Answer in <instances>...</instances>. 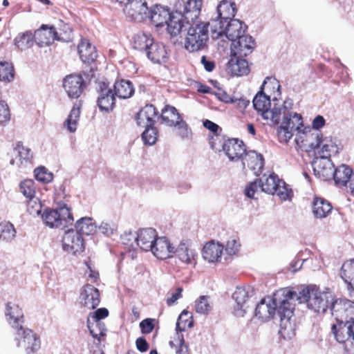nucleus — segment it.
Wrapping results in <instances>:
<instances>
[{"mask_svg": "<svg viewBox=\"0 0 354 354\" xmlns=\"http://www.w3.org/2000/svg\"><path fill=\"white\" fill-rule=\"evenodd\" d=\"M297 297V292L288 288H283L274 294L272 298L262 299L255 308V316L263 322L273 318L276 312L280 318V330L282 335H289L294 325L290 322L293 315L291 300Z\"/></svg>", "mask_w": 354, "mask_h": 354, "instance_id": "obj_1", "label": "nucleus"}, {"mask_svg": "<svg viewBox=\"0 0 354 354\" xmlns=\"http://www.w3.org/2000/svg\"><path fill=\"white\" fill-rule=\"evenodd\" d=\"M189 24L185 47L190 52L201 50L207 46L209 39L208 26L209 23L198 21L191 22Z\"/></svg>", "mask_w": 354, "mask_h": 354, "instance_id": "obj_2", "label": "nucleus"}, {"mask_svg": "<svg viewBox=\"0 0 354 354\" xmlns=\"http://www.w3.org/2000/svg\"><path fill=\"white\" fill-rule=\"evenodd\" d=\"M42 219L46 225L51 228L68 227L73 222L71 209L64 203H59L55 209H46L42 214Z\"/></svg>", "mask_w": 354, "mask_h": 354, "instance_id": "obj_3", "label": "nucleus"}, {"mask_svg": "<svg viewBox=\"0 0 354 354\" xmlns=\"http://www.w3.org/2000/svg\"><path fill=\"white\" fill-rule=\"evenodd\" d=\"M303 292L309 309L317 313H324L326 311L331 297L329 292L321 291L315 286L307 287Z\"/></svg>", "mask_w": 354, "mask_h": 354, "instance_id": "obj_4", "label": "nucleus"}, {"mask_svg": "<svg viewBox=\"0 0 354 354\" xmlns=\"http://www.w3.org/2000/svg\"><path fill=\"white\" fill-rule=\"evenodd\" d=\"M254 108L261 113L262 118L270 125L277 124L280 122V111L276 109H270V97L259 91L254 96L253 101Z\"/></svg>", "mask_w": 354, "mask_h": 354, "instance_id": "obj_5", "label": "nucleus"}, {"mask_svg": "<svg viewBox=\"0 0 354 354\" xmlns=\"http://www.w3.org/2000/svg\"><path fill=\"white\" fill-rule=\"evenodd\" d=\"M14 335L17 346L23 347L27 354L35 353L40 348V337L32 329L24 326L15 331Z\"/></svg>", "mask_w": 354, "mask_h": 354, "instance_id": "obj_6", "label": "nucleus"}, {"mask_svg": "<svg viewBox=\"0 0 354 354\" xmlns=\"http://www.w3.org/2000/svg\"><path fill=\"white\" fill-rule=\"evenodd\" d=\"M322 133L305 127L297 132L295 142L298 148L305 151L318 149L321 147Z\"/></svg>", "mask_w": 354, "mask_h": 354, "instance_id": "obj_7", "label": "nucleus"}, {"mask_svg": "<svg viewBox=\"0 0 354 354\" xmlns=\"http://www.w3.org/2000/svg\"><path fill=\"white\" fill-rule=\"evenodd\" d=\"M97 104L101 111L109 113L115 106V95L109 83L99 82L96 86Z\"/></svg>", "mask_w": 354, "mask_h": 354, "instance_id": "obj_8", "label": "nucleus"}, {"mask_svg": "<svg viewBox=\"0 0 354 354\" xmlns=\"http://www.w3.org/2000/svg\"><path fill=\"white\" fill-rule=\"evenodd\" d=\"M332 178L336 186L348 188L354 196V171L351 167L345 164L338 166L334 169Z\"/></svg>", "mask_w": 354, "mask_h": 354, "instance_id": "obj_9", "label": "nucleus"}, {"mask_svg": "<svg viewBox=\"0 0 354 354\" xmlns=\"http://www.w3.org/2000/svg\"><path fill=\"white\" fill-rule=\"evenodd\" d=\"M63 87L70 98L77 99L86 88V83L81 74H70L64 77Z\"/></svg>", "mask_w": 354, "mask_h": 354, "instance_id": "obj_10", "label": "nucleus"}, {"mask_svg": "<svg viewBox=\"0 0 354 354\" xmlns=\"http://www.w3.org/2000/svg\"><path fill=\"white\" fill-rule=\"evenodd\" d=\"M330 310L335 322H347L354 317L351 301L347 299H335L331 304Z\"/></svg>", "mask_w": 354, "mask_h": 354, "instance_id": "obj_11", "label": "nucleus"}, {"mask_svg": "<svg viewBox=\"0 0 354 354\" xmlns=\"http://www.w3.org/2000/svg\"><path fill=\"white\" fill-rule=\"evenodd\" d=\"M62 247L64 250L73 254L82 252L84 250V241L83 236L73 230L66 231L62 237Z\"/></svg>", "mask_w": 354, "mask_h": 354, "instance_id": "obj_12", "label": "nucleus"}, {"mask_svg": "<svg viewBox=\"0 0 354 354\" xmlns=\"http://www.w3.org/2000/svg\"><path fill=\"white\" fill-rule=\"evenodd\" d=\"M124 6V14L132 21H142L149 10L147 3L145 0H131Z\"/></svg>", "mask_w": 354, "mask_h": 354, "instance_id": "obj_13", "label": "nucleus"}, {"mask_svg": "<svg viewBox=\"0 0 354 354\" xmlns=\"http://www.w3.org/2000/svg\"><path fill=\"white\" fill-rule=\"evenodd\" d=\"M5 316L8 324L15 330L24 327L25 317L21 308L11 301L6 304Z\"/></svg>", "mask_w": 354, "mask_h": 354, "instance_id": "obj_14", "label": "nucleus"}, {"mask_svg": "<svg viewBox=\"0 0 354 354\" xmlns=\"http://www.w3.org/2000/svg\"><path fill=\"white\" fill-rule=\"evenodd\" d=\"M254 46L255 41L252 37L245 34L244 35L232 42V55L245 57L252 53Z\"/></svg>", "mask_w": 354, "mask_h": 354, "instance_id": "obj_15", "label": "nucleus"}, {"mask_svg": "<svg viewBox=\"0 0 354 354\" xmlns=\"http://www.w3.org/2000/svg\"><path fill=\"white\" fill-rule=\"evenodd\" d=\"M160 118L162 122L169 127H177L179 129L183 130L187 129V124L173 106L166 105L162 110Z\"/></svg>", "mask_w": 354, "mask_h": 354, "instance_id": "obj_16", "label": "nucleus"}, {"mask_svg": "<svg viewBox=\"0 0 354 354\" xmlns=\"http://www.w3.org/2000/svg\"><path fill=\"white\" fill-rule=\"evenodd\" d=\"M20 191L23 195L28 199V207L30 213L39 214L41 212V205L35 201H33L36 194L35 184L33 180L26 179L23 180L19 185Z\"/></svg>", "mask_w": 354, "mask_h": 354, "instance_id": "obj_17", "label": "nucleus"}, {"mask_svg": "<svg viewBox=\"0 0 354 354\" xmlns=\"http://www.w3.org/2000/svg\"><path fill=\"white\" fill-rule=\"evenodd\" d=\"M150 250L155 257L162 260L171 257L176 252L174 245L165 236H158Z\"/></svg>", "mask_w": 354, "mask_h": 354, "instance_id": "obj_18", "label": "nucleus"}, {"mask_svg": "<svg viewBox=\"0 0 354 354\" xmlns=\"http://www.w3.org/2000/svg\"><path fill=\"white\" fill-rule=\"evenodd\" d=\"M222 148L226 156L231 160H238L245 153V145L242 140L231 138L225 140Z\"/></svg>", "mask_w": 354, "mask_h": 354, "instance_id": "obj_19", "label": "nucleus"}, {"mask_svg": "<svg viewBox=\"0 0 354 354\" xmlns=\"http://www.w3.org/2000/svg\"><path fill=\"white\" fill-rule=\"evenodd\" d=\"M35 41L41 47L50 46L56 40L57 31L53 26L42 24L34 32Z\"/></svg>", "mask_w": 354, "mask_h": 354, "instance_id": "obj_20", "label": "nucleus"}, {"mask_svg": "<svg viewBox=\"0 0 354 354\" xmlns=\"http://www.w3.org/2000/svg\"><path fill=\"white\" fill-rule=\"evenodd\" d=\"M32 158L31 149L24 146L22 142L19 141L17 142L11 153L10 163L12 165H16L18 167H21L31 162Z\"/></svg>", "mask_w": 354, "mask_h": 354, "instance_id": "obj_21", "label": "nucleus"}, {"mask_svg": "<svg viewBox=\"0 0 354 354\" xmlns=\"http://www.w3.org/2000/svg\"><path fill=\"white\" fill-rule=\"evenodd\" d=\"M82 304L88 309H95L100 302L99 290L93 285L86 284L81 292Z\"/></svg>", "mask_w": 354, "mask_h": 354, "instance_id": "obj_22", "label": "nucleus"}, {"mask_svg": "<svg viewBox=\"0 0 354 354\" xmlns=\"http://www.w3.org/2000/svg\"><path fill=\"white\" fill-rule=\"evenodd\" d=\"M158 117L156 108L152 104H147L136 115L137 124L140 127L153 126Z\"/></svg>", "mask_w": 354, "mask_h": 354, "instance_id": "obj_23", "label": "nucleus"}, {"mask_svg": "<svg viewBox=\"0 0 354 354\" xmlns=\"http://www.w3.org/2000/svg\"><path fill=\"white\" fill-rule=\"evenodd\" d=\"M241 159L243 167L254 171V174L258 175L261 172L264 165V158L261 153L254 151H245Z\"/></svg>", "mask_w": 354, "mask_h": 354, "instance_id": "obj_24", "label": "nucleus"}, {"mask_svg": "<svg viewBox=\"0 0 354 354\" xmlns=\"http://www.w3.org/2000/svg\"><path fill=\"white\" fill-rule=\"evenodd\" d=\"M203 0H187L183 5V10L180 14L189 24L193 21H198L201 15Z\"/></svg>", "mask_w": 354, "mask_h": 354, "instance_id": "obj_25", "label": "nucleus"}, {"mask_svg": "<svg viewBox=\"0 0 354 354\" xmlns=\"http://www.w3.org/2000/svg\"><path fill=\"white\" fill-rule=\"evenodd\" d=\"M313 170L319 178L328 180L332 178L334 166L328 158L321 157L314 161Z\"/></svg>", "mask_w": 354, "mask_h": 354, "instance_id": "obj_26", "label": "nucleus"}, {"mask_svg": "<svg viewBox=\"0 0 354 354\" xmlns=\"http://www.w3.org/2000/svg\"><path fill=\"white\" fill-rule=\"evenodd\" d=\"M138 236V246L142 250L149 251L158 237L157 232L153 228H144L139 230Z\"/></svg>", "mask_w": 354, "mask_h": 354, "instance_id": "obj_27", "label": "nucleus"}, {"mask_svg": "<svg viewBox=\"0 0 354 354\" xmlns=\"http://www.w3.org/2000/svg\"><path fill=\"white\" fill-rule=\"evenodd\" d=\"M172 12L167 7L156 5L150 10V19L156 27H162L165 25L171 17Z\"/></svg>", "mask_w": 354, "mask_h": 354, "instance_id": "obj_28", "label": "nucleus"}, {"mask_svg": "<svg viewBox=\"0 0 354 354\" xmlns=\"http://www.w3.org/2000/svg\"><path fill=\"white\" fill-rule=\"evenodd\" d=\"M248 27L239 19H232L227 22L225 26V36L232 42L245 35Z\"/></svg>", "mask_w": 354, "mask_h": 354, "instance_id": "obj_29", "label": "nucleus"}, {"mask_svg": "<svg viewBox=\"0 0 354 354\" xmlns=\"http://www.w3.org/2000/svg\"><path fill=\"white\" fill-rule=\"evenodd\" d=\"M349 321H338L333 323L331 325V332L334 335L335 339L339 343L344 344L346 342H350L351 329Z\"/></svg>", "mask_w": 354, "mask_h": 354, "instance_id": "obj_30", "label": "nucleus"}, {"mask_svg": "<svg viewBox=\"0 0 354 354\" xmlns=\"http://www.w3.org/2000/svg\"><path fill=\"white\" fill-rule=\"evenodd\" d=\"M227 69L236 76L247 75L250 71L248 62L244 57L233 55L227 63Z\"/></svg>", "mask_w": 354, "mask_h": 354, "instance_id": "obj_31", "label": "nucleus"}, {"mask_svg": "<svg viewBox=\"0 0 354 354\" xmlns=\"http://www.w3.org/2000/svg\"><path fill=\"white\" fill-rule=\"evenodd\" d=\"M77 49L80 59L84 63L93 62L97 57L95 47L93 46L88 39H81L80 43L78 44Z\"/></svg>", "mask_w": 354, "mask_h": 354, "instance_id": "obj_32", "label": "nucleus"}, {"mask_svg": "<svg viewBox=\"0 0 354 354\" xmlns=\"http://www.w3.org/2000/svg\"><path fill=\"white\" fill-rule=\"evenodd\" d=\"M223 247L214 241L207 243L203 248V257L209 262H217L221 258Z\"/></svg>", "mask_w": 354, "mask_h": 354, "instance_id": "obj_33", "label": "nucleus"}, {"mask_svg": "<svg viewBox=\"0 0 354 354\" xmlns=\"http://www.w3.org/2000/svg\"><path fill=\"white\" fill-rule=\"evenodd\" d=\"M261 191L268 194H275L277 191L279 183H283V180H280L277 175L272 173L267 176L263 174L261 178L259 180Z\"/></svg>", "mask_w": 354, "mask_h": 354, "instance_id": "obj_34", "label": "nucleus"}, {"mask_svg": "<svg viewBox=\"0 0 354 354\" xmlns=\"http://www.w3.org/2000/svg\"><path fill=\"white\" fill-rule=\"evenodd\" d=\"M147 57L154 63H160L167 57L165 46L158 42H154L146 50Z\"/></svg>", "mask_w": 354, "mask_h": 354, "instance_id": "obj_35", "label": "nucleus"}, {"mask_svg": "<svg viewBox=\"0 0 354 354\" xmlns=\"http://www.w3.org/2000/svg\"><path fill=\"white\" fill-rule=\"evenodd\" d=\"M82 106V103L81 100L76 102L71 110L66 120L64 122V127L71 133L75 132L77 129Z\"/></svg>", "mask_w": 354, "mask_h": 354, "instance_id": "obj_36", "label": "nucleus"}, {"mask_svg": "<svg viewBox=\"0 0 354 354\" xmlns=\"http://www.w3.org/2000/svg\"><path fill=\"white\" fill-rule=\"evenodd\" d=\"M333 207L329 201L324 198L315 197L313 203V212L315 217H326L332 211Z\"/></svg>", "mask_w": 354, "mask_h": 354, "instance_id": "obj_37", "label": "nucleus"}, {"mask_svg": "<svg viewBox=\"0 0 354 354\" xmlns=\"http://www.w3.org/2000/svg\"><path fill=\"white\" fill-rule=\"evenodd\" d=\"M217 12L218 17L227 23V21L234 19L236 15V4L228 0H222L217 6Z\"/></svg>", "mask_w": 354, "mask_h": 354, "instance_id": "obj_38", "label": "nucleus"}, {"mask_svg": "<svg viewBox=\"0 0 354 354\" xmlns=\"http://www.w3.org/2000/svg\"><path fill=\"white\" fill-rule=\"evenodd\" d=\"M280 87L279 82L276 78L268 77L263 81L260 91L270 98L277 100L281 95Z\"/></svg>", "mask_w": 354, "mask_h": 354, "instance_id": "obj_39", "label": "nucleus"}, {"mask_svg": "<svg viewBox=\"0 0 354 354\" xmlns=\"http://www.w3.org/2000/svg\"><path fill=\"white\" fill-rule=\"evenodd\" d=\"M113 91L115 96L127 99L131 97L134 93V87L129 80H121L115 82Z\"/></svg>", "mask_w": 354, "mask_h": 354, "instance_id": "obj_40", "label": "nucleus"}, {"mask_svg": "<svg viewBox=\"0 0 354 354\" xmlns=\"http://www.w3.org/2000/svg\"><path fill=\"white\" fill-rule=\"evenodd\" d=\"M153 38L151 34L138 32L132 39V46L140 51H145L152 44Z\"/></svg>", "mask_w": 354, "mask_h": 354, "instance_id": "obj_41", "label": "nucleus"}, {"mask_svg": "<svg viewBox=\"0 0 354 354\" xmlns=\"http://www.w3.org/2000/svg\"><path fill=\"white\" fill-rule=\"evenodd\" d=\"M318 149L322 158H328L332 156L337 155L340 148L332 140L322 137L321 147Z\"/></svg>", "mask_w": 354, "mask_h": 354, "instance_id": "obj_42", "label": "nucleus"}, {"mask_svg": "<svg viewBox=\"0 0 354 354\" xmlns=\"http://www.w3.org/2000/svg\"><path fill=\"white\" fill-rule=\"evenodd\" d=\"M282 123L291 129L293 131H301L304 127V121L301 114L292 113L283 116Z\"/></svg>", "mask_w": 354, "mask_h": 354, "instance_id": "obj_43", "label": "nucleus"}, {"mask_svg": "<svg viewBox=\"0 0 354 354\" xmlns=\"http://www.w3.org/2000/svg\"><path fill=\"white\" fill-rule=\"evenodd\" d=\"M15 44L20 50H25L30 48L35 41L34 34L31 30L21 32L15 38Z\"/></svg>", "mask_w": 354, "mask_h": 354, "instance_id": "obj_44", "label": "nucleus"}, {"mask_svg": "<svg viewBox=\"0 0 354 354\" xmlns=\"http://www.w3.org/2000/svg\"><path fill=\"white\" fill-rule=\"evenodd\" d=\"M183 17H184L180 13L178 15L172 13L168 22L165 24L167 26V32L171 37H176L180 34L183 28Z\"/></svg>", "mask_w": 354, "mask_h": 354, "instance_id": "obj_45", "label": "nucleus"}, {"mask_svg": "<svg viewBox=\"0 0 354 354\" xmlns=\"http://www.w3.org/2000/svg\"><path fill=\"white\" fill-rule=\"evenodd\" d=\"M194 326V319L192 313L187 310H183L179 315L176 323V333L185 331Z\"/></svg>", "mask_w": 354, "mask_h": 354, "instance_id": "obj_46", "label": "nucleus"}, {"mask_svg": "<svg viewBox=\"0 0 354 354\" xmlns=\"http://www.w3.org/2000/svg\"><path fill=\"white\" fill-rule=\"evenodd\" d=\"M75 228V232L83 236V235L92 234L95 230V225L93 223L91 218H82L76 222Z\"/></svg>", "mask_w": 354, "mask_h": 354, "instance_id": "obj_47", "label": "nucleus"}, {"mask_svg": "<svg viewBox=\"0 0 354 354\" xmlns=\"http://www.w3.org/2000/svg\"><path fill=\"white\" fill-rule=\"evenodd\" d=\"M169 344L171 348L176 350V354H189V346L185 343L182 334L176 333Z\"/></svg>", "mask_w": 354, "mask_h": 354, "instance_id": "obj_48", "label": "nucleus"}, {"mask_svg": "<svg viewBox=\"0 0 354 354\" xmlns=\"http://www.w3.org/2000/svg\"><path fill=\"white\" fill-rule=\"evenodd\" d=\"M87 326L93 337L97 339L99 342H101L102 337L106 336V329L105 328V326L102 322L95 321L91 322L89 319H88Z\"/></svg>", "mask_w": 354, "mask_h": 354, "instance_id": "obj_49", "label": "nucleus"}, {"mask_svg": "<svg viewBox=\"0 0 354 354\" xmlns=\"http://www.w3.org/2000/svg\"><path fill=\"white\" fill-rule=\"evenodd\" d=\"M233 298L240 309L248 308L247 304L250 298L249 290L245 287H239L233 293Z\"/></svg>", "mask_w": 354, "mask_h": 354, "instance_id": "obj_50", "label": "nucleus"}, {"mask_svg": "<svg viewBox=\"0 0 354 354\" xmlns=\"http://www.w3.org/2000/svg\"><path fill=\"white\" fill-rule=\"evenodd\" d=\"M341 277L346 284L354 283V259L343 263L341 268Z\"/></svg>", "mask_w": 354, "mask_h": 354, "instance_id": "obj_51", "label": "nucleus"}, {"mask_svg": "<svg viewBox=\"0 0 354 354\" xmlns=\"http://www.w3.org/2000/svg\"><path fill=\"white\" fill-rule=\"evenodd\" d=\"M15 235L16 230L11 223L6 221L0 223V240L10 241L15 238Z\"/></svg>", "mask_w": 354, "mask_h": 354, "instance_id": "obj_52", "label": "nucleus"}, {"mask_svg": "<svg viewBox=\"0 0 354 354\" xmlns=\"http://www.w3.org/2000/svg\"><path fill=\"white\" fill-rule=\"evenodd\" d=\"M15 77L12 64L8 62H0V81L11 82Z\"/></svg>", "mask_w": 354, "mask_h": 354, "instance_id": "obj_53", "label": "nucleus"}, {"mask_svg": "<svg viewBox=\"0 0 354 354\" xmlns=\"http://www.w3.org/2000/svg\"><path fill=\"white\" fill-rule=\"evenodd\" d=\"M145 130L142 133V138L145 144L151 145L156 143L158 140V131L153 126L145 127Z\"/></svg>", "mask_w": 354, "mask_h": 354, "instance_id": "obj_54", "label": "nucleus"}, {"mask_svg": "<svg viewBox=\"0 0 354 354\" xmlns=\"http://www.w3.org/2000/svg\"><path fill=\"white\" fill-rule=\"evenodd\" d=\"M226 25L227 23H225L224 20L219 17L217 19L213 20L211 24L212 37L218 39L223 35H225Z\"/></svg>", "mask_w": 354, "mask_h": 354, "instance_id": "obj_55", "label": "nucleus"}, {"mask_svg": "<svg viewBox=\"0 0 354 354\" xmlns=\"http://www.w3.org/2000/svg\"><path fill=\"white\" fill-rule=\"evenodd\" d=\"M212 306L206 296H201L195 301V310L198 313L207 315L212 310Z\"/></svg>", "mask_w": 354, "mask_h": 354, "instance_id": "obj_56", "label": "nucleus"}, {"mask_svg": "<svg viewBox=\"0 0 354 354\" xmlns=\"http://www.w3.org/2000/svg\"><path fill=\"white\" fill-rule=\"evenodd\" d=\"M122 243L125 246L126 249L129 251L135 250L138 246V236L137 234L132 232L125 233L121 237Z\"/></svg>", "mask_w": 354, "mask_h": 354, "instance_id": "obj_57", "label": "nucleus"}, {"mask_svg": "<svg viewBox=\"0 0 354 354\" xmlns=\"http://www.w3.org/2000/svg\"><path fill=\"white\" fill-rule=\"evenodd\" d=\"M294 132L291 129L285 126L284 124H281L277 129V136L280 142H288L292 137Z\"/></svg>", "mask_w": 354, "mask_h": 354, "instance_id": "obj_58", "label": "nucleus"}, {"mask_svg": "<svg viewBox=\"0 0 354 354\" xmlns=\"http://www.w3.org/2000/svg\"><path fill=\"white\" fill-rule=\"evenodd\" d=\"M34 175L35 178L40 182L47 183L52 180L53 175L48 172L44 167H39L35 169Z\"/></svg>", "mask_w": 354, "mask_h": 354, "instance_id": "obj_59", "label": "nucleus"}, {"mask_svg": "<svg viewBox=\"0 0 354 354\" xmlns=\"http://www.w3.org/2000/svg\"><path fill=\"white\" fill-rule=\"evenodd\" d=\"M178 257L180 261L187 264H195L196 263L194 252L187 248H180L178 252Z\"/></svg>", "mask_w": 354, "mask_h": 354, "instance_id": "obj_60", "label": "nucleus"}, {"mask_svg": "<svg viewBox=\"0 0 354 354\" xmlns=\"http://www.w3.org/2000/svg\"><path fill=\"white\" fill-rule=\"evenodd\" d=\"M157 323V320L154 318H146L140 322V328L141 333L145 335L151 333Z\"/></svg>", "mask_w": 354, "mask_h": 354, "instance_id": "obj_61", "label": "nucleus"}, {"mask_svg": "<svg viewBox=\"0 0 354 354\" xmlns=\"http://www.w3.org/2000/svg\"><path fill=\"white\" fill-rule=\"evenodd\" d=\"M73 39V30L68 24H64L62 28L57 32L56 40L68 42Z\"/></svg>", "mask_w": 354, "mask_h": 354, "instance_id": "obj_62", "label": "nucleus"}, {"mask_svg": "<svg viewBox=\"0 0 354 354\" xmlns=\"http://www.w3.org/2000/svg\"><path fill=\"white\" fill-rule=\"evenodd\" d=\"M275 194L281 200L286 201L292 197V191L283 181V183H279V186H277V191H276Z\"/></svg>", "mask_w": 354, "mask_h": 354, "instance_id": "obj_63", "label": "nucleus"}, {"mask_svg": "<svg viewBox=\"0 0 354 354\" xmlns=\"http://www.w3.org/2000/svg\"><path fill=\"white\" fill-rule=\"evenodd\" d=\"M261 189L259 180L250 183L245 189V194L247 197L254 198V194Z\"/></svg>", "mask_w": 354, "mask_h": 354, "instance_id": "obj_64", "label": "nucleus"}]
</instances>
